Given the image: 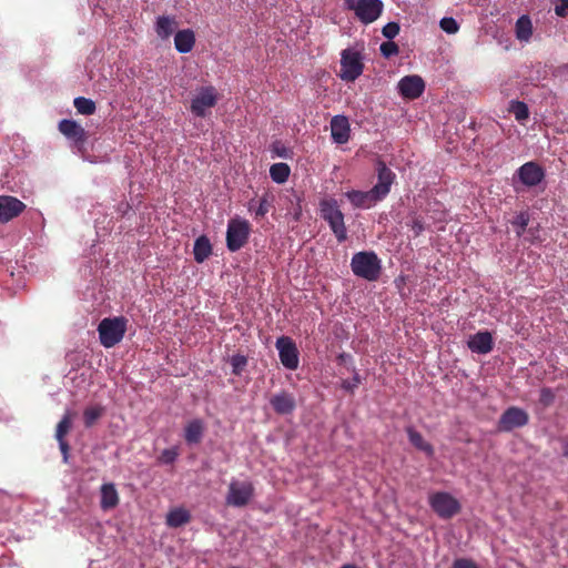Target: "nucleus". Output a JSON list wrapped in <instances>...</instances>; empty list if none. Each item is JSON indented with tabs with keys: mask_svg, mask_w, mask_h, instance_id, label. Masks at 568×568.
<instances>
[{
	"mask_svg": "<svg viewBox=\"0 0 568 568\" xmlns=\"http://www.w3.org/2000/svg\"><path fill=\"white\" fill-rule=\"evenodd\" d=\"M351 268L354 275L368 282H375L382 273V262L373 251H362L353 255Z\"/></svg>",
	"mask_w": 568,
	"mask_h": 568,
	"instance_id": "1",
	"label": "nucleus"
},
{
	"mask_svg": "<svg viewBox=\"0 0 568 568\" xmlns=\"http://www.w3.org/2000/svg\"><path fill=\"white\" fill-rule=\"evenodd\" d=\"M320 215L325 222H327L338 243H343L347 240V229L344 222V214L339 210L338 203L335 199L321 200Z\"/></svg>",
	"mask_w": 568,
	"mask_h": 568,
	"instance_id": "2",
	"label": "nucleus"
},
{
	"mask_svg": "<svg viewBox=\"0 0 568 568\" xmlns=\"http://www.w3.org/2000/svg\"><path fill=\"white\" fill-rule=\"evenodd\" d=\"M128 320L123 316L103 318L98 325L99 339L105 348L119 344L125 335Z\"/></svg>",
	"mask_w": 568,
	"mask_h": 568,
	"instance_id": "3",
	"label": "nucleus"
},
{
	"mask_svg": "<svg viewBox=\"0 0 568 568\" xmlns=\"http://www.w3.org/2000/svg\"><path fill=\"white\" fill-rule=\"evenodd\" d=\"M344 6L364 24L376 21L384 9L382 0H344Z\"/></svg>",
	"mask_w": 568,
	"mask_h": 568,
	"instance_id": "4",
	"label": "nucleus"
},
{
	"mask_svg": "<svg viewBox=\"0 0 568 568\" xmlns=\"http://www.w3.org/2000/svg\"><path fill=\"white\" fill-rule=\"evenodd\" d=\"M251 224L242 217H233L227 223L226 247L230 252L240 251L248 242Z\"/></svg>",
	"mask_w": 568,
	"mask_h": 568,
	"instance_id": "5",
	"label": "nucleus"
},
{
	"mask_svg": "<svg viewBox=\"0 0 568 568\" xmlns=\"http://www.w3.org/2000/svg\"><path fill=\"white\" fill-rule=\"evenodd\" d=\"M428 503L434 513L442 519H450L462 510L460 503L446 491L432 494Z\"/></svg>",
	"mask_w": 568,
	"mask_h": 568,
	"instance_id": "6",
	"label": "nucleus"
},
{
	"mask_svg": "<svg viewBox=\"0 0 568 568\" xmlns=\"http://www.w3.org/2000/svg\"><path fill=\"white\" fill-rule=\"evenodd\" d=\"M255 488L250 480H232L229 485L226 504L234 507L246 506L254 497Z\"/></svg>",
	"mask_w": 568,
	"mask_h": 568,
	"instance_id": "7",
	"label": "nucleus"
},
{
	"mask_svg": "<svg viewBox=\"0 0 568 568\" xmlns=\"http://www.w3.org/2000/svg\"><path fill=\"white\" fill-rule=\"evenodd\" d=\"M217 100V92L214 87H202L192 99L191 112L199 118H204L207 111L216 105Z\"/></svg>",
	"mask_w": 568,
	"mask_h": 568,
	"instance_id": "8",
	"label": "nucleus"
},
{
	"mask_svg": "<svg viewBox=\"0 0 568 568\" xmlns=\"http://www.w3.org/2000/svg\"><path fill=\"white\" fill-rule=\"evenodd\" d=\"M529 422V415L523 408L511 406L508 407L500 416L497 428L499 432H511L515 428L524 427Z\"/></svg>",
	"mask_w": 568,
	"mask_h": 568,
	"instance_id": "9",
	"label": "nucleus"
},
{
	"mask_svg": "<svg viewBox=\"0 0 568 568\" xmlns=\"http://www.w3.org/2000/svg\"><path fill=\"white\" fill-rule=\"evenodd\" d=\"M275 346L282 365L291 371L298 367V349L294 341L288 336H281L276 339Z\"/></svg>",
	"mask_w": 568,
	"mask_h": 568,
	"instance_id": "10",
	"label": "nucleus"
},
{
	"mask_svg": "<svg viewBox=\"0 0 568 568\" xmlns=\"http://www.w3.org/2000/svg\"><path fill=\"white\" fill-rule=\"evenodd\" d=\"M341 67V79L344 81H355L364 69L359 53L348 49L342 52Z\"/></svg>",
	"mask_w": 568,
	"mask_h": 568,
	"instance_id": "11",
	"label": "nucleus"
},
{
	"mask_svg": "<svg viewBox=\"0 0 568 568\" xmlns=\"http://www.w3.org/2000/svg\"><path fill=\"white\" fill-rule=\"evenodd\" d=\"M516 175L523 185L534 187L545 179V170L537 162L529 161L517 169Z\"/></svg>",
	"mask_w": 568,
	"mask_h": 568,
	"instance_id": "12",
	"label": "nucleus"
},
{
	"mask_svg": "<svg viewBox=\"0 0 568 568\" xmlns=\"http://www.w3.org/2000/svg\"><path fill=\"white\" fill-rule=\"evenodd\" d=\"M58 129L67 139L72 140L79 150L84 148L88 133L78 122L63 119L59 122Z\"/></svg>",
	"mask_w": 568,
	"mask_h": 568,
	"instance_id": "13",
	"label": "nucleus"
},
{
	"mask_svg": "<svg viewBox=\"0 0 568 568\" xmlns=\"http://www.w3.org/2000/svg\"><path fill=\"white\" fill-rule=\"evenodd\" d=\"M27 205L11 195H0V223H8L19 216Z\"/></svg>",
	"mask_w": 568,
	"mask_h": 568,
	"instance_id": "14",
	"label": "nucleus"
},
{
	"mask_svg": "<svg viewBox=\"0 0 568 568\" xmlns=\"http://www.w3.org/2000/svg\"><path fill=\"white\" fill-rule=\"evenodd\" d=\"M425 90V82L419 75H406L398 82L400 95L408 100L418 99Z\"/></svg>",
	"mask_w": 568,
	"mask_h": 568,
	"instance_id": "15",
	"label": "nucleus"
},
{
	"mask_svg": "<svg viewBox=\"0 0 568 568\" xmlns=\"http://www.w3.org/2000/svg\"><path fill=\"white\" fill-rule=\"evenodd\" d=\"M377 179L378 182L373 186L375 193L384 200L390 191V186L395 180V173L387 168L385 162H377Z\"/></svg>",
	"mask_w": 568,
	"mask_h": 568,
	"instance_id": "16",
	"label": "nucleus"
},
{
	"mask_svg": "<svg viewBox=\"0 0 568 568\" xmlns=\"http://www.w3.org/2000/svg\"><path fill=\"white\" fill-rule=\"evenodd\" d=\"M270 404L278 415H291L296 408L295 396L287 390L274 394L270 399Z\"/></svg>",
	"mask_w": 568,
	"mask_h": 568,
	"instance_id": "17",
	"label": "nucleus"
},
{
	"mask_svg": "<svg viewBox=\"0 0 568 568\" xmlns=\"http://www.w3.org/2000/svg\"><path fill=\"white\" fill-rule=\"evenodd\" d=\"M351 204L357 209H369L374 206L382 199L375 193L372 187L369 191H356L352 190L345 193Z\"/></svg>",
	"mask_w": 568,
	"mask_h": 568,
	"instance_id": "18",
	"label": "nucleus"
},
{
	"mask_svg": "<svg viewBox=\"0 0 568 568\" xmlns=\"http://www.w3.org/2000/svg\"><path fill=\"white\" fill-rule=\"evenodd\" d=\"M467 346L473 353L488 354L494 348L493 335L488 331L477 332L469 337Z\"/></svg>",
	"mask_w": 568,
	"mask_h": 568,
	"instance_id": "19",
	"label": "nucleus"
},
{
	"mask_svg": "<svg viewBox=\"0 0 568 568\" xmlns=\"http://www.w3.org/2000/svg\"><path fill=\"white\" fill-rule=\"evenodd\" d=\"M349 122L345 115H335L331 120V135L334 142L344 144L349 140Z\"/></svg>",
	"mask_w": 568,
	"mask_h": 568,
	"instance_id": "20",
	"label": "nucleus"
},
{
	"mask_svg": "<svg viewBox=\"0 0 568 568\" xmlns=\"http://www.w3.org/2000/svg\"><path fill=\"white\" fill-rule=\"evenodd\" d=\"M101 500H100V507L103 510H110L115 508L119 505L120 498L118 490L114 486V484H103L101 486Z\"/></svg>",
	"mask_w": 568,
	"mask_h": 568,
	"instance_id": "21",
	"label": "nucleus"
},
{
	"mask_svg": "<svg viewBox=\"0 0 568 568\" xmlns=\"http://www.w3.org/2000/svg\"><path fill=\"white\" fill-rule=\"evenodd\" d=\"M195 44L194 32L190 29L180 30L175 33L174 45L180 53H187L192 51Z\"/></svg>",
	"mask_w": 568,
	"mask_h": 568,
	"instance_id": "22",
	"label": "nucleus"
},
{
	"mask_svg": "<svg viewBox=\"0 0 568 568\" xmlns=\"http://www.w3.org/2000/svg\"><path fill=\"white\" fill-rule=\"evenodd\" d=\"M204 435V424L196 418L187 423L184 428V438L189 445L199 444Z\"/></svg>",
	"mask_w": 568,
	"mask_h": 568,
	"instance_id": "23",
	"label": "nucleus"
},
{
	"mask_svg": "<svg viewBox=\"0 0 568 568\" xmlns=\"http://www.w3.org/2000/svg\"><path fill=\"white\" fill-rule=\"evenodd\" d=\"M406 433L409 439V443L418 450L424 452L427 456L434 455V447L432 444L426 442L423 435L417 432L414 427H406Z\"/></svg>",
	"mask_w": 568,
	"mask_h": 568,
	"instance_id": "24",
	"label": "nucleus"
},
{
	"mask_svg": "<svg viewBox=\"0 0 568 568\" xmlns=\"http://www.w3.org/2000/svg\"><path fill=\"white\" fill-rule=\"evenodd\" d=\"M193 254L197 263H203L212 254L211 242L205 235H201L195 240Z\"/></svg>",
	"mask_w": 568,
	"mask_h": 568,
	"instance_id": "25",
	"label": "nucleus"
},
{
	"mask_svg": "<svg viewBox=\"0 0 568 568\" xmlns=\"http://www.w3.org/2000/svg\"><path fill=\"white\" fill-rule=\"evenodd\" d=\"M191 520L190 513L184 508H175L172 509L166 515V525L169 527L178 528L185 524H187Z\"/></svg>",
	"mask_w": 568,
	"mask_h": 568,
	"instance_id": "26",
	"label": "nucleus"
},
{
	"mask_svg": "<svg viewBox=\"0 0 568 568\" xmlns=\"http://www.w3.org/2000/svg\"><path fill=\"white\" fill-rule=\"evenodd\" d=\"M271 206L272 203L267 194H264L257 202L254 199L248 202V211L254 214L256 220L264 217Z\"/></svg>",
	"mask_w": 568,
	"mask_h": 568,
	"instance_id": "27",
	"label": "nucleus"
},
{
	"mask_svg": "<svg viewBox=\"0 0 568 568\" xmlns=\"http://www.w3.org/2000/svg\"><path fill=\"white\" fill-rule=\"evenodd\" d=\"M532 36V23L528 16H521L516 22V37L520 41H528Z\"/></svg>",
	"mask_w": 568,
	"mask_h": 568,
	"instance_id": "28",
	"label": "nucleus"
},
{
	"mask_svg": "<svg viewBox=\"0 0 568 568\" xmlns=\"http://www.w3.org/2000/svg\"><path fill=\"white\" fill-rule=\"evenodd\" d=\"M291 169L286 163H274L270 168V176L276 183H284L287 181Z\"/></svg>",
	"mask_w": 568,
	"mask_h": 568,
	"instance_id": "29",
	"label": "nucleus"
},
{
	"mask_svg": "<svg viewBox=\"0 0 568 568\" xmlns=\"http://www.w3.org/2000/svg\"><path fill=\"white\" fill-rule=\"evenodd\" d=\"M104 408L102 406H89L83 412V422L85 427H92L99 418L102 417Z\"/></svg>",
	"mask_w": 568,
	"mask_h": 568,
	"instance_id": "30",
	"label": "nucleus"
},
{
	"mask_svg": "<svg viewBox=\"0 0 568 568\" xmlns=\"http://www.w3.org/2000/svg\"><path fill=\"white\" fill-rule=\"evenodd\" d=\"M73 105L77 109L78 113L83 115H92L97 110L94 101L84 97L75 98L73 101Z\"/></svg>",
	"mask_w": 568,
	"mask_h": 568,
	"instance_id": "31",
	"label": "nucleus"
},
{
	"mask_svg": "<svg viewBox=\"0 0 568 568\" xmlns=\"http://www.w3.org/2000/svg\"><path fill=\"white\" fill-rule=\"evenodd\" d=\"M174 20L169 17H159L156 21V33L161 38H169L173 32Z\"/></svg>",
	"mask_w": 568,
	"mask_h": 568,
	"instance_id": "32",
	"label": "nucleus"
},
{
	"mask_svg": "<svg viewBox=\"0 0 568 568\" xmlns=\"http://www.w3.org/2000/svg\"><path fill=\"white\" fill-rule=\"evenodd\" d=\"M509 111L519 122H523L529 118V110L525 102L511 101Z\"/></svg>",
	"mask_w": 568,
	"mask_h": 568,
	"instance_id": "33",
	"label": "nucleus"
},
{
	"mask_svg": "<svg viewBox=\"0 0 568 568\" xmlns=\"http://www.w3.org/2000/svg\"><path fill=\"white\" fill-rule=\"evenodd\" d=\"M530 221L529 213L527 211L519 212L516 217L511 221V224L516 226L517 236H521Z\"/></svg>",
	"mask_w": 568,
	"mask_h": 568,
	"instance_id": "34",
	"label": "nucleus"
},
{
	"mask_svg": "<svg viewBox=\"0 0 568 568\" xmlns=\"http://www.w3.org/2000/svg\"><path fill=\"white\" fill-rule=\"evenodd\" d=\"M247 357L242 354H235L231 357L230 363L232 365V374L241 376L247 365Z\"/></svg>",
	"mask_w": 568,
	"mask_h": 568,
	"instance_id": "35",
	"label": "nucleus"
},
{
	"mask_svg": "<svg viewBox=\"0 0 568 568\" xmlns=\"http://www.w3.org/2000/svg\"><path fill=\"white\" fill-rule=\"evenodd\" d=\"M71 425H72L71 414L67 413L57 425L55 438L63 439L65 437V435L69 433Z\"/></svg>",
	"mask_w": 568,
	"mask_h": 568,
	"instance_id": "36",
	"label": "nucleus"
},
{
	"mask_svg": "<svg viewBox=\"0 0 568 568\" xmlns=\"http://www.w3.org/2000/svg\"><path fill=\"white\" fill-rule=\"evenodd\" d=\"M379 50H381V53L387 59L393 55H397L399 52L398 45L394 41H390V40L383 42L379 47Z\"/></svg>",
	"mask_w": 568,
	"mask_h": 568,
	"instance_id": "37",
	"label": "nucleus"
},
{
	"mask_svg": "<svg viewBox=\"0 0 568 568\" xmlns=\"http://www.w3.org/2000/svg\"><path fill=\"white\" fill-rule=\"evenodd\" d=\"M178 456L179 450L176 447L166 448L161 453L159 462L163 464H173L176 460Z\"/></svg>",
	"mask_w": 568,
	"mask_h": 568,
	"instance_id": "38",
	"label": "nucleus"
},
{
	"mask_svg": "<svg viewBox=\"0 0 568 568\" xmlns=\"http://www.w3.org/2000/svg\"><path fill=\"white\" fill-rule=\"evenodd\" d=\"M439 26L445 32H447L449 34L456 33L459 29L457 21L450 17L443 18L439 22Z\"/></svg>",
	"mask_w": 568,
	"mask_h": 568,
	"instance_id": "39",
	"label": "nucleus"
},
{
	"mask_svg": "<svg viewBox=\"0 0 568 568\" xmlns=\"http://www.w3.org/2000/svg\"><path fill=\"white\" fill-rule=\"evenodd\" d=\"M400 27L397 22H388L382 29V33L388 40H393L399 33Z\"/></svg>",
	"mask_w": 568,
	"mask_h": 568,
	"instance_id": "40",
	"label": "nucleus"
},
{
	"mask_svg": "<svg viewBox=\"0 0 568 568\" xmlns=\"http://www.w3.org/2000/svg\"><path fill=\"white\" fill-rule=\"evenodd\" d=\"M407 225L412 229L415 236H418L425 230L424 221L417 215H413Z\"/></svg>",
	"mask_w": 568,
	"mask_h": 568,
	"instance_id": "41",
	"label": "nucleus"
},
{
	"mask_svg": "<svg viewBox=\"0 0 568 568\" xmlns=\"http://www.w3.org/2000/svg\"><path fill=\"white\" fill-rule=\"evenodd\" d=\"M450 568H479L473 559L457 558L452 564Z\"/></svg>",
	"mask_w": 568,
	"mask_h": 568,
	"instance_id": "42",
	"label": "nucleus"
},
{
	"mask_svg": "<svg viewBox=\"0 0 568 568\" xmlns=\"http://www.w3.org/2000/svg\"><path fill=\"white\" fill-rule=\"evenodd\" d=\"M361 384V378L359 376L356 374L352 379H345L343 381L342 383V387L347 390V392H351L353 393L354 389Z\"/></svg>",
	"mask_w": 568,
	"mask_h": 568,
	"instance_id": "43",
	"label": "nucleus"
},
{
	"mask_svg": "<svg viewBox=\"0 0 568 568\" xmlns=\"http://www.w3.org/2000/svg\"><path fill=\"white\" fill-rule=\"evenodd\" d=\"M555 13L561 18L567 17L568 16V0H559V3L555 7Z\"/></svg>",
	"mask_w": 568,
	"mask_h": 568,
	"instance_id": "44",
	"label": "nucleus"
},
{
	"mask_svg": "<svg viewBox=\"0 0 568 568\" xmlns=\"http://www.w3.org/2000/svg\"><path fill=\"white\" fill-rule=\"evenodd\" d=\"M554 399V394L550 388H542L540 394V402L545 405H549Z\"/></svg>",
	"mask_w": 568,
	"mask_h": 568,
	"instance_id": "45",
	"label": "nucleus"
},
{
	"mask_svg": "<svg viewBox=\"0 0 568 568\" xmlns=\"http://www.w3.org/2000/svg\"><path fill=\"white\" fill-rule=\"evenodd\" d=\"M59 442V447H60V450L63 455V459L64 462L68 460V456H69V449H70V446L69 444L65 442V439H57Z\"/></svg>",
	"mask_w": 568,
	"mask_h": 568,
	"instance_id": "46",
	"label": "nucleus"
},
{
	"mask_svg": "<svg viewBox=\"0 0 568 568\" xmlns=\"http://www.w3.org/2000/svg\"><path fill=\"white\" fill-rule=\"evenodd\" d=\"M562 455L568 457V435L562 438Z\"/></svg>",
	"mask_w": 568,
	"mask_h": 568,
	"instance_id": "47",
	"label": "nucleus"
},
{
	"mask_svg": "<svg viewBox=\"0 0 568 568\" xmlns=\"http://www.w3.org/2000/svg\"><path fill=\"white\" fill-rule=\"evenodd\" d=\"M341 568H357V567L355 565L347 564V565L342 566Z\"/></svg>",
	"mask_w": 568,
	"mask_h": 568,
	"instance_id": "48",
	"label": "nucleus"
}]
</instances>
